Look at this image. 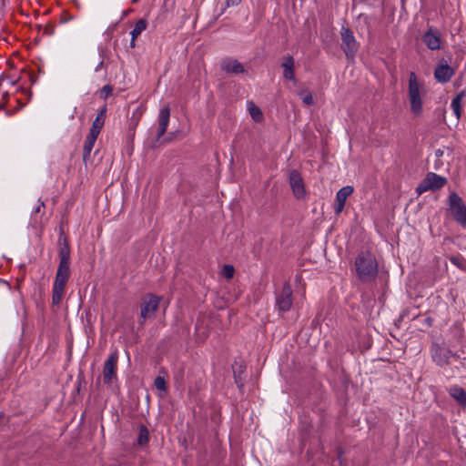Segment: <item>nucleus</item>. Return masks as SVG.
I'll return each mask as SVG.
<instances>
[{"label":"nucleus","instance_id":"nucleus-1","mask_svg":"<svg viewBox=\"0 0 466 466\" xmlns=\"http://www.w3.org/2000/svg\"><path fill=\"white\" fill-rule=\"evenodd\" d=\"M59 264L56 273L52 289V304L58 306L65 294L66 285L70 277V248L69 245L59 248Z\"/></svg>","mask_w":466,"mask_h":466},{"label":"nucleus","instance_id":"nucleus-2","mask_svg":"<svg viewBox=\"0 0 466 466\" xmlns=\"http://www.w3.org/2000/svg\"><path fill=\"white\" fill-rule=\"evenodd\" d=\"M354 264L357 276L360 281L369 282L376 278L378 274V263L371 253L368 251L360 252Z\"/></svg>","mask_w":466,"mask_h":466},{"label":"nucleus","instance_id":"nucleus-3","mask_svg":"<svg viewBox=\"0 0 466 466\" xmlns=\"http://www.w3.org/2000/svg\"><path fill=\"white\" fill-rule=\"evenodd\" d=\"M426 95L423 82H420L414 72L409 75L408 98L410 111L414 116H420L422 113V97Z\"/></svg>","mask_w":466,"mask_h":466},{"label":"nucleus","instance_id":"nucleus-4","mask_svg":"<svg viewBox=\"0 0 466 466\" xmlns=\"http://www.w3.org/2000/svg\"><path fill=\"white\" fill-rule=\"evenodd\" d=\"M447 184V178L434 172H429L422 181L416 187L418 195L427 191H435L443 187Z\"/></svg>","mask_w":466,"mask_h":466},{"label":"nucleus","instance_id":"nucleus-5","mask_svg":"<svg viewBox=\"0 0 466 466\" xmlns=\"http://www.w3.org/2000/svg\"><path fill=\"white\" fill-rule=\"evenodd\" d=\"M431 359L439 367H445L451 363V359H458L459 356L449 348L443 347L438 343H432L431 346Z\"/></svg>","mask_w":466,"mask_h":466},{"label":"nucleus","instance_id":"nucleus-6","mask_svg":"<svg viewBox=\"0 0 466 466\" xmlns=\"http://www.w3.org/2000/svg\"><path fill=\"white\" fill-rule=\"evenodd\" d=\"M340 36L342 41L341 46L346 56L348 58H353L359 50V43L357 42L353 32L349 27L342 26Z\"/></svg>","mask_w":466,"mask_h":466},{"label":"nucleus","instance_id":"nucleus-7","mask_svg":"<svg viewBox=\"0 0 466 466\" xmlns=\"http://www.w3.org/2000/svg\"><path fill=\"white\" fill-rule=\"evenodd\" d=\"M160 298L154 294L146 295L140 303V318L143 320L154 318L158 309Z\"/></svg>","mask_w":466,"mask_h":466},{"label":"nucleus","instance_id":"nucleus-8","mask_svg":"<svg viewBox=\"0 0 466 466\" xmlns=\"http://www.w3.org/2000/svg\"><path fill=\"white\" fill-rule=\"evenodd\" d=\"M292 289L289 282H285L281 289L276 293V305L279 311L286 312L292 306Z\"/></svg>","mask_w":466,"mask_h":466},{"label":"nucleus","instance_id":"nucleus-9","mask_svg":"<svg viewBox=\"0 0 466 466\" xmlns=\"http://www.w3.org/2000/svg\"><path fill=\"white\" fill-rule=\"evenodd\" d=\"M118 355L116 351L112 352L104 363L103 380L105 384H111L116 378Z\"/></svg>","mask_w":466,"mask_h":466},{"label":"nucleus","instance_id":"nucleus-10","mask_svg":"<svg viewBox=\"0 0 466 466\" xmlns=\"http://www.w3.org/2000/svg\"><path fill=\"white\" fill-rule=\"evenodd\" d=\"M289 185L296 199L301 200L305 198L306 189L303 179L297 170L289 173Z\"/></svg>","mask_w":466,"mask_h":466},{"label":"nucleus","instance_id":"nucleus-11","mask_svg":"<svg viewBox=\"0 0 466 466\" xmlns=\"http://www.w3.org/2000/svg\"><path fill=\"white\" fill-rule=\"evenodd\" d=\"M422 42L426 45V46L431 50H439L441 49V33L438 29L430 27L423 35H422Z\"/></svg>","mask_w":466,"mask_h":466},{"label":"nucleus","instance_id":"nucleus-12","mask_svg":"<svg viewBox=\"0 0 466 466\" xmlns=\"http://www.w3.org/2000/svg\"><path fill=\"white\" fill-rule=\"evenodd\" d=\"M454 69L446 62L441 63L434 71V77L439 83H447L454 76Z\"/></svg>","mask_w":466,"mask_h":466},{"label":"nucleus","instance_id":"nucleus-13","mask_svg":"<svg viewBox=\"0 0 466 466\" xmlns=\"http://www.w3.org/2000/svg\"><path fill=\"white\" fill-rule=\"evenodd\" d=\"M170 117V108L168 106L162 107L158 114V127L157 132V139H160L166 133Z\"/></svg>","mask_w":466,"mask_h":466},{"label":"nucleus","instance_id":"nucleus-14","mask_svg":"<svg viewBox=\"0 0 466 466\" xmlns=\"http://www.w3.org/2000/svg\"><path fill=\"white\" fill-rule=\"evenodd\" d=\"M221 69L228 74L238 75L245 72V68L238 60L232 58L224 59L221 62Z\"/></svg>","mask_w":466,"mask_h":466},{"label":"nucleus","instance_id":"nucleus-15","mask_svg":"<svg viewBox=\"0 0 466 466\" xmlns=\"http://www.w3.org/2000/svg\"><path fill=\"white\" fill-rule=\"evenodd\" d=\"M449 208L453 218L466 209L462 198L454 192L449 196Z\"/></svg>","mask_w":466,"mask_h":466},{"label":"nucleus","instance_id":"nucleus-16","mask_svg":"<svg viewBox=\"0 0 466 466\" xmlns=\"http://www.w3.org/2000/svg\"><path fill=\"white\" fill-rule=\"evenodd\" d=\"M281 66L283 67V76L285 79L295 81V62L291 56L285 57Z\"/></svg>","mask_w":466,"mask_h":466},{"label":"nucleus","instance_id":"nucleus-17","mask_svg":"<svg viewBox=\"0 0 466 466\" xmlns=\"http://www.w3.org/2000/svg\"><path fill=\"white\" fill-rule=\"evenodd\" d=\"M97 137H98V134L89 132L86 137V140L84 143V147H83V161L85 163H86L90 157L91 151L94 147V145L96 143Z\"/></svg>","mask_w":466,"mask_h":466},{"label":"nucleus","instance_id":"nucleus-18","mask_svg":"<svg viewBox=\"0 0 466 466\" xmlns=\"http://www.w3.org/2000/svg\"><path fill=\"white\" fill-rule=\"evenodd\" d=\"M106 106H104L98 112L92 123L91 128L89 132L98 134L100 133L103 126L105 124V119L106 116Z\"/></svg>","mask_w":466,"mask_h":466},{"label":"nucleus","instance_id":"nucleus-19","mask_svg":"<svg viewBox=\"0 0 466 466\" xmlns=\"http://www.w3.org/2000/svg\"><path fill=\"white\" fill-rule=\"evenodd\" d=\"M449 394L463 408H466V391L460 386L454 385L449 389Z\"/></svg>","mask_w":466,"mask_h":466},{"label":"nucleus","instance_id":"nucleus-20","mask_svg":"<svg viewBox=\"0 0 466 466\" xmlns=\"http://www.w3.org/2000/svg\"><path fill=\"white\" fill-rule=\"evenodd\" d=\"M463 97H464V92H461L451 100V107L458 120L461 116Z\"/></svg>","mask_w":466,"mask_h":466},{"label":"nucleus","instance_id":"nucleus-21","mask_svg":"<svg viewBox=\"0 0 466 466\" xmlns=\"http://www.w3.org/2000/svg\"><path fill=\"white\" fill-rule=\"evenodd\" d=\"M147 21L145 18L139 19L134 25V28L130 32L132 38H137L138 35L147 29Z\"/></svg>","mask_w":466,"mask_h":466},{"label":"nucleus","instance_id":"nucleus-22","mask_svg":"<svg viewBox=\"0 0 466 466\" xmlns=\"http://www.w3.org/2000/svg\"><path fill=\"white\" fill-rule=\"evenodd\" d=\"M353 193V187L346 186L341 187L336 194V200L340 202H346L347 198Z\"/></svg>","mask_w":466,"mask_h":466},{"label":"nucleus","instance_id":"nucleus-23","mask_svg":"<svg viewBox=\"0 0 466 466\" xmlns=\"http://www.w3.org/2000/svg\"><path fill=\"white\" fill-rule=\"evenodd\" d=\"M149 441V432L146 426L141 425L139 428V434L137 438V442L139 445H145Z\"/></svg>","mask_w":466,"mask_h":466},{"label":"nucleus","instance_id":"nucleus-24","mask_svg":"<svg viewBox=\"0 0 466 466\" xmlns=\"http://www.w3.org/2000/svg\"><path fill=\"white\" fill-rule=\"evenodd\" d=\"M299 97L302 100V102L307 106H311L314 104V99L309 90L305 89L300 91Z\"/></svg>","mask_w":466,"mask_h":466},{"label":"nucleus","instance_id":"nucleus-25","mask_svg":"<svg viewBox=\"0 0 466 466\" xmlns=\"http://www.w3.org/2000/svg\"><path fill=\"white\" fill-rule=\"evenodd\" d=\"M140 117H141V112H140L139 108H137L135 111H133L131 118H130V123L128 126V128L130 130H134L136 128V127L137 126V124L140 120Z\"/></svg>","mask_w":466,"mask_h":466},{"label":"nucleus","instance_id":"nucleus-26","mask_svg":"<svg viewBox=\"0 0 466 466\" xmlns=\"http://www.w3.org/2000/svg\"><path fill=\"white\" fill-rule=\"evenodd\" d=\"M248 110H249V114H250L251 117L255 121H260L262 119L261 110L258 106H256L253 103L250 104Z\"/></svg>","mask_w":466,"mask_h":466},{"label":"nucleus","instance_id":"nucleus-27","mask_svg":"<svg viewBox=\"0 0 466 466\" xmlns=\"http://www.w3.org/2000/svg\"><path fill=\"white\" fill-rule=\"evenodd\" d=\"M154 385H155L156 389L158 390H161V391L167 390L166 380L164 378H162L160 376H158L155 379Z\"/></svg>","mask_w":466,"mask_h":466},{"label":"nucleus","instance_id":"nucleus-28","mask_svg":"<svg viewBox=\"0 0 466 466\" xmlns=\"http://www.w3.org/2000/svg\"><path fill=\"white\" fill-rule=\"evenodd\" d=\"M234 272H235V269H234L233 266H231V265H225L223 267L222 274H223V276L226 279H229L233 278Z\"/></svg>","mask_w":466,"mask_h":466},{"label":"nucleus","instance_id":"nucleus-29","mask_svg":"<svg viewBox=\"0 0 466 466\" xmlns=\"http://www.w3.org/2000/svg\"><path fill=\"white\" fill-rule=\"evenodd\" d=\"M113 87L109 85L104 86L100 90V96L104 99H106L109 96L112 95Z\"/></svg>","mask_w":466,"mask_h":466},{"label":"nucleus","instance_id":"nucleus-30","mask_svg":"<svg viewBox=\"0 0 466 466\" xmlns=\"http://www.w3.org/2000/svg\"><path fill=\"white\" fill-rule=\"evenodd\" d=\"M454 219L463 228H466V209L454 217Z\"/></svg>","mask_w":466,"mask_h":466},{"label":"nucleus","instance_id":"nucleus-31","mask_svg":"<svg viewBox=\"0 0 466 466\" xmlns=\"http://www.w3.org/2000/svg\"><path fill=\"white\" fill-rule=\"evenodd\" d=\"M454 219L463 228H466V209L454 217Z\"/></svg>","mask_w":466,"mask_h":466},{"label":"nucleus","instance_id":"nucleus-32","mask_svg":"<svg viewBox=\"0 0 466 466\" xmlns=\"http://www.w3.org/2000/svg\"><path fill=\"white\" fill-rule=\"evenodd\" d=\"M344 206H345V203L344 202H340V201H337L335 199V203H334V211L337 215H339V213L342 212L343 208H344Z\"/></svg>","mask_w":466,"mask_h":466},{"label":"nucleus","instance_id":"nucleus-33","mask_svg":"<svg viewBox=\"0 0 466 466\" xmlns=\"http://www.w3.org/2000/svg\"><path fill=\"white\" fill-rule=\"evenodd\" d=\"M58 244L59 248L65 245H68L66 238L64 236L63 232H61L59 238H58Z\"/></svg>","mask_w":466,"mask_h":466},{"label":"nucleus","instance_id":"nucleus-34","mask_svg":"<svg viewBox=\"0 0 466 466\" xmlns=\"http://www.w3.org/2000/svg\"><path fill=\"white\" fill-rule=\"evenodd\" d=\"M242 0H226V6H235L241 3Z\"/></svg>","mask_w":466,"mask_h":466},{"label":"nucleus","instance_id":"nucleus-35","mask_svg":"<svg viewBox=\"0 0 466 466\" xmlns=\"http://www.w3.org/2000/svg\"><path fill=\"white\" fill-rule=\"evenodd\" d=\"M45 206L44 202L39 200L38 206L34 209L33 216H36L40 211L41 208Z\"/></svg>","mask_w":466,"mask_h":466},{"label":"nucleus","instance_id":"nucleus-36","mask_svg":"<svg viewBox=\"0 0 466 466\" xmlns=\"http://www.w3.org/2000/svg\"><path fill=\"white\" fill-rule=\"evenodd\" d=\"M104 66V61H100L98 65L96 66L95 71L98 72Z\"/></svg>","mask_w":466,"mask_h":466},{"label":"nucleus","instance_id":"nucleus-37","mask_svg":"<svg viewBox=\"0 0 466 466\" xmlns=\"http://www.w3.org/2000/svg\"><path fill=\"white\" fill-rule=\"evenodd\" d=\"M136 39H137V38H132V37H131V41H130V46H131V47H135V46H136Z\"/></svg>","mask_w":466,"mask_h":466},{"label":"nucleus","instance_id":"nucleus-38","mask_svg":"<svg viewBox=\"0 0 466 466\" xmlns=\"http://www.w3.org/2000/svg\"><path fill=\"white\" fill-rule=\"evenodd\" d=\"M436 156H437V157H441V156H442V151H441V149H438V150L436 151Z\"/></svg>","mask_w":466,"mask_h":466},{"label":"nucleus","instance_id":"nucleus-39","mask_svg":"<svg viewBox=\"0 0 466 466\" xmlns=\"http://www.w3.org/2000/svg\"><path fill=\"white\" fill-rule=\"evenodd\" d=\"M451 260V262L455 263L456 258H452Z\"/></svg>","mask_w":466,"mask_h":466},{"label":"nucleus","instance_id":"nucleus-40","mask_svg":"<svg viewBox=\"0 0 466 466\" xmlns=\"http://www.w3.org/2000/svg\"><path fill=\"white\" fill-rule=\"evenodd\" d=\"M132 1H133V3H135V2H137V0H132Z\"/></svg>","mask_w":466,"mask_h":466}]
</instances>
